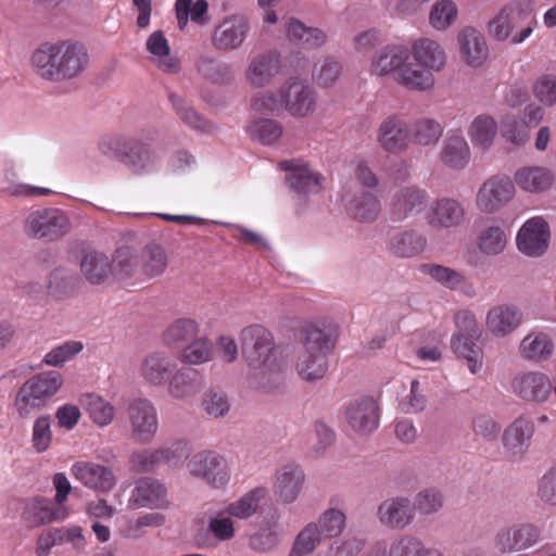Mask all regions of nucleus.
Masks as SVG:
<instances>
[{
	"mask_svg": "<svg viewBox=\"0 0 556 556\" xmlns=\"http://www.w3.org/2000/svg\"><path fill=\"white\" fill-rule=\"evenodd\" d=\"M240 345L242 357L248 365L260 369L263 375H271L273 384L278 386L283 359L275 345L271 332L262 325L248 326L240 332Z\"/></svg>",
	"mask_w": 556,
	"mask_h": 556,
	"instance_id": "f257e3e1",
	"label": "nucleus"
},
{
	"mask_svg": "<svg viewBox=\"0 0 556 556\" xmlns=\"http://www.w3.org/2000/svg\"><path fill=\"white\" fill-rule=\"evenodd\" d=\"M98 148L103 156L121 163L135 174L148 172L156 161L152 144L136 136H105L99 141Z\"/></svg>",
	"mask_w": 556,
	"mask_h": 556,
	"instance_id": "f03ea898",
	"label": "nucleus"
},
{
	"mask_svg": "<svg viewBox=\"0 0 556 556\" xmlns=\"http://www.w3.org/2000/svg\"><path fill=\"white\" fill-rule=\"evenodd\" d=\"M63 383L62 375L51 370L33 376L20 388L15 406L21 417L29 415V408H40L51 399Z\"/></svg>",
	"mask_w": 556,
	"mask_h": 556,
	"instance_id": "7ed1b4c3",
	"label": "nucleus"
},
{
	"mask_svg": "<svg viewBox=\"0 0 556 556\" xmlns=\"http://www.w3.org/2000/svg\"><path fill=\"white\" fill-rule=\"evenodd\" d=\"M71 229V220L59 208H43L31 212L25 223L28 236L46 241H55Z\"/></svg>",
	"mask_w": 556,
	"mask_h": 556,
	"instance_id": "20e7f679",
	"label": "nucleus"
},
{
	"mask_svg": "<svg viewBox=\"0 0 556 556\" xmlns=\"http://www.w3.org/2000/svg\"><path fill=\"white\" fill-rule=\"evenodd\" d=\"M542 539V530L532 523H516L501 529L495 538V548L509 554L533 547Z\"/></svg>",
	"mask_w": 556,
	"mask_h": 556,
	"instance_id": "39448f33",
	"label": "nucleus"
},
{
	"mask_svg": "<svg viewBox=\"0 0 556 556\" xmlns=\"http://www.w3.org/2000/svg\"><path fill=\"white\" fill-rule=\"evenodd\" d=\"M132 427L131 438L140 443L150 442L157 430L156 412L147 399L132 400L127 408Z\"/></svg>",
	"mask_w": 556,
	"mask_h": 556,
	"instance_id": "423d86ee",
	"label": "nucleus"
},
{
	"mask_svg": "<svg viewBox=\"0 0 556 556\" xmlns=\"http://www.w3.org/2000/svg\"><path fill=\"white\" fill-rule=\"evenodd\" d=\"M518 250L525 255L538 257L543 255L549 241L548 224L541 217L527 220L517 235Z\"/></svg>",
	"mask_w": 556,
	"mask_h": 556,
	"instance_id": "0eeeda50",
	"label": "nucleus"
},
{
	"mask_svg": "<svg viewBox=\"0 0 556 556\" xmlns=\"http://www.w3.org/2000/svg\"><path fill=\"white\" fill-rule=\"evenodd\" d=\"M283 108L293 116H306L316 105V93L305 81L289 79L281 88Z\"/></svg>",
	"mask_w": 556,
	"mask_h": 556,
	"instance_id": "6e6552de",
	"label": "nucleus"
},
{
	"mask_svg": "<svg viewBox=\"0 0 556 556\" xmlns=\"http://www.w3.org/2000/svg\"><path fill=\"white\" fill-rule=\"evenodd\" d=\"M22 516L27 527L33 529L64 520L68 516V509L58 506L48 497L35 496L25 503Z\"/></svg>",
	"mask_w": 556,
	"mask_h": 556,
	"instance_id": "1a4fd4ad",
	"label": "nucleus"
},
{
	"mask_svg": "<svg viewBox=\"0 0 556 556\" xmlns=\"http://www.w3.org/2000/svg\"><path fill=\"white\" fill-rule=\"evenodd\" d=\"M528 18L529 10L523 8L520 0H515L503 7L488 23L489 33L495 40L504 41Z\"/></svg>",
	"mask_w": 556,
	"mask_h": 556,
	"instance_id": "9d476101",
	"label": "nucleus"
},
{
	"mask_svg": "<svg viewBox=\"0 0 556 556\" xmlns=\"http://www.w3.org/2000/svg\"><path fill=\"white\" fill-rule=\"evenodd\" d=\"M379 521L387 528L403 530L415 518V508L406 496H395L382 501L377 509Z\"/></svg>",
	"mask_w": 556,
	"mask_h": 556,
	"instance_id": "9b49d317",
	"label": "nucleus"
},
{
	"mask_svg": "<svg viewBox=\"0 0 556 556\" xmlns=\"http://www.w3.org/2000/svg\"><path fill=\"white\" fill-rule=\"evenodd\" d=\"M515 187L508 177L494 176L480 188L477 204L481 211L492 213L513 199Z\"/></svg>",
	"mask_w": 556,
	"mask_h": 556,
	"instance_id": "f8f14e48",
	"label": "nucleus"
},
{
	"mask_svg": "<svg viewBox=\"0 0 556 556\" xmlns=\"http://www.w3.org/2000/svg\"><path fill=\"white\" fill-rule=\"evenodd\" d=\"M188 467L191 475L204 479L214 486L223 485L228 479L226 462L215 452L203 451L197 453L190 459Z\"/></svg>",
	"mask_w": 556,
	"mask_h": 556,
	"instance_id": "ddd939ff",
	"label": "nucleus"
},
{
	"mask_svg": "<svg viewBox=\"0 0 556 556\" xmlns=\"http://www.w3.org/2000/svg\"><path fill=\"white\" fill-rule=\"evenodd\" d=\"M250 24L244 16L232 15L217 25L212 35V43L219 51L239 48L244 41Z\"/></svg>",
	"mask_w": 556,
	"mask_h": 556,
	"instance_id": "4468645a",
	"label": "nucleus"
},
{
	"mask_svg": "<svg viewBox=\"0 0 556 556\" xmlns=\"http://www.w3.org/2000/svg\"><path fill=\"white\" fill-rule=\"evenodd\" d=\"M88 63V54L83 45L62 42L59 71L43 72V78L61 80L73 78L80 74Z\"/></svg>",
	"mask_w": 556,
	"mask_h": 556,
	"instance_id": "2eb2a0df",
	"label": "nucleus"
},
{
	"mask_svg": "<svg viewBox=\"0 0 556 556\" xmlns=\"http://www.w3.org/2000/svg\"><path fill=\"white\" fill-rule=\"evenodd\" d=\"M282 170L288 172L285 177L289 188L298 193L318 192L324 179L319 173H316L305 164H300L295 160H286L279 163Z\"/></svg>",
	"mask_w": 556,
	"mask_h": 556,
	"instance_id": "dca6fc26",
	"label": "nucleus"
},
{
	"mask_svg": "<svg viewBox=\"0 0 556 556\" xmlns=\"http://www.w3.org/2000/svg\"><path fill=\"white\" fill-rule=\"evenodd\" d=\"M79 269L81 277L91 286H109L112 281V263L102 252L83 251Z\"/></svg>",
	"mask_w": 556,
	"mask_h": 556,
	"instance_id": "f3484780",
	"label": "nucleus"
},
{
	"mask_svg": "<svg viewBox=\"0 0 556 556\" xmlns=\"http://www.w3.org/2000/svg\"><path fill=\"white\" fill-rule=\"evenodd\" d=\"M339 337V327L333 323L311 325L303 329V343L309 355H328L334 348Z\"/></svg>",
	"mask_w": 556,
	"mask_h": 556,
	"instance_id": "a211bd4d",
	"label": "nucleus"
},
{
	"mask_svg": "<svg viewBox=\"0 0 556 556\" xmlns=\"http://www.w3.org/2000/svg\"><path fill=\"white\" fill-rule=\"evenodd\" d=\"M379 407L371 397H362L352 402L346 409L350 426L357 432L370 433L378 427Z\"/></svg>",
	"mask_w": 556,
	"mask_h": 556,
	"instance_id": "6ab92c4d",
	"label": "nucleus"
},
{
	"mask_svg": "<svg viewBox=\"0 0 556 556\" xmlns=\"http://www.w3.org/2000/svg\"><path fill=\"white\" fill-rule=\"evenodd\" d=\"M513 389L525 401L542 403L547 400L552 382L542 372H526L513 381Z\"/></svg>",
	"mask_w": 556,
	"mask_h": 556,
	"instance_id": "aec40b11",
	"label": "nucleus"
},
{
	"mask_svg": "<svg viewBox=\"0 0 556 556\" xmlns=\"http://www.w3.org/2000/svg\"><path fill=\"white\" fill-rule=\"evenodd\" d=\"M462 60L471 67L480 66L489 55L483 35L473 27H465L457 36Z\"/></svg>",
	"mask_w": 556,
	"mask_h": 556,
	"instance_id": "412c9836",
	"label": "nucleus"
},
{
	"mask_svg": "<svg viewBox=\"0 0 556 556\" xmlns=\"http://www.w3.org/2000/svg\"><path fill=\"white\" fill-rule=\"evenodd\" d=\"M73 472L84 485L100 492H109L115 485L113 471L102 465L86 463L75 464Z\"/></svg>",
	"mask_w": 556,
	"mask_h": 556,
	"instance_id": "4be33fe9",
	"label": "nucleus"
},
{
	"mask_svg": "<svg viewBox=\"0 0 556 556\" xmlns=\"http://www.w3.org/2000/svg\"><path fill=\"white\" fill-rule=\"evenodd\" d=\"M410 130L406 123L395 116H391L379 128L378 141L388 152L405 150L409 142Z\"/></svg>",
	"mask_w": 556,
	"mask_h": 556,
	"instance_id": "5701e85b",
	"label": "nucleus"
},
{
	"mask_svg": "<svg viewBox=\"0 0 556 556\" xmlns=\"http://www.w3.org/2000/svg\"><path fill=\"white\" fill-rule=\"evenodd\" d=\"M426 205V192L416 187L401 189L394 198L392 206L393 220L401 222L419 213Z\"/></svg>",
	"mask_w": 556,
	"mask_h": 556,
	"instance_id": "b1692460",
	"label": "nucleus"
},
{
	"mask_svg": "<svg viewBox=\"0 0 556 556\" xmlns=\"http://www.w3.org/2000/svg\"><path fill=\"white\" fill-rule=\"evenodd\" d=\"M166 489L157 480L146 477L137 481L130 503L136 507H163Z\"/></svg>",
	"mask_w": 556,
	"mask_h": 556,
	"instance_id": "393cba45",
	"label": "nucleus"
},
{
	"mask_svg": "<svg viewBox=\"0 0 556 556\" xmlns=\"http://www.w3.org/2000/svg\"><path fill=\"white\" fill-rule=\"evenodd\" d=\"M533 432V422L521 416L505 430L503 444L513 455H522L529 446Z\"/></svg>",
	"mask_w": 556,
	"mask_h": 556,
	"instance_id": "a878e982",
	"label": "nucleus"
},
{
	"mask_svg": "<svg viewBox=\"0 0 556 556\" xmlns=\"http://www.w3.org/2000/svg\"><path fill=\"white\" fill-rule=\"evenodd\" d=\"M79 285L80 278L75 271L66 267H56L49 275L47 290L51 296L65 300L78 290Z\"/></svg>",
	"mask_w": 556,
	"mask_h": 556,
	"instance_id": "bb28decb",
	"label": "nucleus"
},
{
	"mask_svg": "<svg viewBox=\"0 0 556 556\" xmlns=\"http://www.w3.org/2000/svg\"><path fill=\"white\" fill-rule=\"evenodd\" d=\"M174 369L173 361L160 352L147 355L140 366L143 379L154 386L163 384Z\"/></svg>",
	"mask_w": 556,
	"mask_h": 556,
	"instance_id": "cd10ccee",
	"label": "nucleus"
},
{
	"mask_svg": "<svg viewBox=\"0 0 556 556\" xmlns=\"http://www.w3.org/2000/svg\"><path fill=\"white\" fill-rule=\"evenodd\" d=\"M521 321V313L515 306L501 305L492 308L486 316L489 330L496 336H506L514 331Z\"/></svg>",
	"mask_w": 556,
	"mask_h": 556,
	"instance_id": "c85d7f7f",
	"label": "nucleus"
},
{
	"mask_svg": "<svg viewBox=\"0 0 556 556\" xmlns=\"http://www.w3.org/2000/svg\"><path fill=\"white\" fill-rule=\"evenodd\" d=\"M204 379L201 372L192 367H185L177 371L169 381V392L174 397L184 399L201 391Z\"/></svg>",
	"mask_w": 556,
	"mask_h": 556,
	"instance_id": "c756f323",
	"label": "nucleus"
},
{
	"mask_svg": "<svg viewBox=\"0 0 556 556\" xmlns=\"http://www.w3.org/2000/svg\"><path fill=\"white\" fill-rule=\"evenodd\" d=\"M304 478L303 471L298 467L285 466L279 471L275 490L283 503L290 504L298 498Z\"/></svg>",
	"mask_w": 556,
	"mask_h": 556,
	"instance_id": "7c9ffc66",
	"label": "nucleus"
},
{
	"mask_svg": "<svg viewBox=\"0 0 556 556\" xmlns=\"http://www.w3.org/2000/svg\"><path fill=\"white\" fill-rule=\"evenodd\" d=\"M280 70V56L276 51H269L266 54L255 58L248 71V77L252 85L263 87L268 84L270 78L278 74Z\"/></svg>",
	"mask_w": 556,
	"mask_h": 556,
	"instance_id": "2f4dec72",
	"label": "nucleus"
},
{
	"mask_svg": "<svg viewBox=\"0 0 556 556\" xmlns=\"http://www.w3.org/2000/svg\"><path fill=\"white\" fill-rule=\"evenodd\" d=\"M413 58L417 65L430 71H440L445 63V53L440 45L431 39L421 38L413 45Z\"/></svg>",
	"mask_w": 556,
	"mask_h": 556,
	"instance_id": "473e14b6",
	"label": "nucleus"
},
{
	"mask_svg": "<svg viewBox=\"0 0 556 556\" xmlns=\"http://www.w3.org/2000/svg\"><path fill=\"white\" fill-rule=\"evenodd\" d=\"M195 67L198 73L212 84L229 85L235 79L232 66L214 58L200 56Z\"/></svg>",
	"mask_w": 556,
	"mask_h": 556,
	"instance_id": "72a5a7b5",
	"label": "nucleus"
},
{
	"mask_svg": "<svg viewBox=\"0 0 556 556\" xmlns=\"http://www.w3.org/2000/svg\"><path fill=\"white\" fill-rule=\"evenodd\" d=\"M470 160V151L466 140L458 135H451L443 141L441 161L448 167L460 169Z\"/></svg>",
	"mask_w": 556,
	"mask_h": 556,
	"instance_id": "f704fd0d",
	"label": "nucleus"
},
{
	"mask_svg": "<svg viewBox=\"0 0 556 556\" xmlns=\"http://www.w3.org/2000/svg\"><path fill=\"white\" fill-rule=\"evenodd\" d=\"M464 208L453 199H441L432 206L430 224L438 227H453L462 223Z\"/></svg>",
	"mask_w": 556,
	"mask_h": 556,
	"instance_id": "c9c22d12",
	"label": "nucleus"
},
{
	"mask_svg": "<svg viewBox=\"0 0 556 556\" xmlns=\"http://www.w3.org/2000/svg\"><path fill=\"white\" fill-rule=\"evenodd\" d=\"M395 80L413 90H427L434 85L432 71L422 65H417L416 62L405 64L397 72Z\"/></svg>",
	"mask_w": 556,
	"mask_h": 556,
	"instance_id": "e433bc0d",
	"label": "nucleus"
},
{
	"mask_svg": "<svg viewBox=\"0 0 556 556\" xmlns=\"http://www.w3.org/2000/svg\"><path fill=\"white\" fill-rule=\"evenodd\" d=\"M167 267L166 251L157 243H149L140 253V269L147 278H155L165 271Z\"/></svg>",
	"mask_w": 556,
	"mask_h": 556,
	"instance_id": "4c0bfd02",
	"label": "nucleus"
},
{
	"mask_svg": "<svg viewBox=\"0 0 556 556\" xmlns=\"http://www.w3.org/2000/svg\"><path fill=\"white\" fill-rule=\"evenodd\" d=\"M515 180L523 190L542 192L552 186L553 175L543 167H525L516 173Z\"/></svg>",
	"mask_w": 556,
	"mask_h": 556,
	"instance_id": "58836bf2",
	"label": "nucleus"
},
{
	"mask_svg": "<svg viewBox=\"0 0 556 556\" xmlns=\"http://www.w3.org/2000/svg\"><path fill=\"white\" fill-rule=\"evenodd\" d=\"M408 59V51L402 47H387L372 60V72L379 76L399 72Z\"/></svg>",
	"mask_w": 556,
	"mask_h": 556,
	"instance_id": "ea45409f",
	"label": "nucleus"
},
{
	"mask_svg": "<svg viewBox=\"0 0 556 556\" xmlns=\"http://www.w3.org/2000/svg\"><path fill=\"white\" fill-rule=\"evenodd\" d=\"M198 337V324L193 319L176 320L163 334L164 343L168 346L182 349Z\"/></svg>",
	"mask_w": 556,
	"mask_h": 556,
	"instance_id": "a19ab883",
	"label": "nucleus"
},
{
	"mask_svg": "<svg viewBox=\"0 0 556 556\" xmlns=\"http://www.w3.org/2000/svg\"><path fill=\"white\" fill-rule=\"evenodd\" d=\"M111 263L113 268L112 280L119 281L131 278L139 265L138 255L135 249L130 247L118 248Z\"/></svg>",
	"mask_w": 556,
	"mask_h": 556,
	"instance_id": "79ce46f5",
	"label": "nucleus"
},
{
	"mask_svg": "<svg viewBox=\"0 0 556 556\" xmlns=\"http://www.w3.org/2000/svg\"><path fill=\"white\" fill-rule=\"evenodd\" d=\"M426 238L415 231H403L391 239L390 249L401 257H413L424 251Z\"/></svg>",
	"mask_w": 556,
	"mask_h": 556,
	"instance_id": "37998d69",
	"label": "nucleus"
},
{
	"mask_svg": "<svg viewBox=\"0 0 556 556\" xmlns=\"http://www.w3.org/2000/svg\"><path fill=\"white\" fill-rule=\"evenodd\" d=\"M79 402L94 424L106 426L112 421L114 408L101 396L88 393L84 394Z\"/></svg>",
	"mask_w": 556,
	"mask_h": 556,
	"instance_id": "c03bdc74",
	"label": "nucleus"
},
{
	"mask_svg": "<svg viewBox=\"0 0 556 556\" xmlns=\"http://www.w3.org/2000/svg\"><path fill=\"white\" fill-rule=\"evenodd\" d=\"M61 49L62 42L56 45L46 42L33 53V65L35 66L38 75L42 78L45 71H48V74L53 71H59Z\"/></svg>",
	"mask_w": 556,
	"mask_h": 556,
	"instance_id": "a18cd8bd",
	"label": "nucleus"
},
{
	"mask_svg": "<svg viewBox=\"0 0 556 556\" xmlns=\"http://www.w3.org/2000/svg\"><path fill=\"white\" fill-rule=\"evenodd\" d=\"M389 556H443L439 551L428 548L414 535H403L391 544Z\"/></svg>",
	"mask_w": 556,
	"mask_h": 556,
	"instance_id": "49530a36",
	"label": "nucleus"
},
{
	"mask_svg": "<svg viewBox=\"0 0 556 556\" xmlns=\"http://www.w3.org/2000/svg\"><path fill=\"white\" fill-rule=\"evenodd\" d=\"M478 340L468 337H452L451 339L454 353L467 361L471 374H476L481 367L482 350L477 345Z\"/></svg>",
	"mask_w": 556,
	"mask_h": 556,
	"instance_id": "de8ad7c7",
	"label": "nucleus"
},
{
	"mask_svg": "<svg viewBox=\"0 0 556 556\" xmlns=\"http://www.w3.org/2000/svg\"><path fill=\"white\" fill-rule=\"evenodd\" d=\"M250 137L262 144H273L282 135V126L279 122L270 118H258L248 127Z\"/></svg>",
	"mask_w": 556,
	"mask_h": 556,
	"instance_id": "09e8293b",
	"label": "nucleus"
},
{
	"mask_svg": "<svg viewBox=\"0 0 556 556\" xmlns=\"http://www.w3.org/2000/svg\"><path fill=\"white\" fill-rule=\"evenodd\" d=\"M553 346L547 334L539 333L534 338L527 336L520 344V351L526 358L542 361L552 355Z\"/></svg>",
	"mask_w": 556,
	"mask_h": 556,
	"instance_id": "8fccbe9b",
	"label": "nucleus"
},
{
	"mask_svg": "<svg viewBox=\"0 0 556 556\" xmlns=\"http://www.w3.org/2000/svg\"><path fill=\"white\" fill-rule=\"evenodd\" d=\"M212 353V343L204 337H197L181 349L179 358L185 364L199 365L210 361Z\"/></svg>",
	"mask_w": 556,
	"mask_h": 556,
	"instance_id": "3c124183",
	"label": "nucleus"
},
{
	"mask_svg": "<svg viewBox=\"0 0 556 556\" xmlns=\"http://www.w3.org/2000/svg\"><path fill=\"white\" fill-rule=\"evenodd\" d=\"M288 37L300 40L308 48L320 47L326 41V35L319 28L306 27L298 20H291L288 25Z\"/></svg>",
	"mask_w": 556,
	"mask_h": 556,
	"instance_id": "603ef678",
	"label": "nucleus"
},
{
	"mask_svg": "<svg viewBox=\"0 0 556 556\" xmlns=\"http://www.w3.org/2000/svg\"><path fill=\"white\" fill-rule=\"evenodd\" d=\"M496 131L497 125L493 117L479 115L473 119L469 134L476 144L489 148L493 143Z\"/></svg>",
	"mask_w": 556,
	"mask_h": 556,
	"instance_id": "864d4df0",
	"label": "nucleus"
},
{
	"mask_svg": "<svg viewBox=\"0 0 556 556\" xmlns=\"http://www.w3.org/2000/svg\"><path fill=\"white\" fill-rule=\"evenodd\" d=\"M352 211L356 219L361 222H372L380 212V203L372 192L364 191L359 195L354 197Z\"/></svg>",
	"mask_w": 556,
	"mask_h": 556,
	"instance_id": "5fc2aeb1",
	"label": "nucleus"
},
{
	"mask_svg": "<svg viewBox=\"0 0 556 556\" xmlns=\"http://www.w3.org/2000/svg\"><path fill=\"white\" fill-rule=\"evenodd\" d=\"M168 99L182 123L194 129L206 130V121L182 97L169 92Z\"/></svg>",
	"mask_w": 556,
	"mask_h": 556,
	"instance_id": "6e6d98bb",
	"label": "nucleus"
},
{
	"mask_svg": "<svg viewBox=\"0 0 556 556\" xmlns=\"http://www.w3.org/2000/svg\"><path fill=\"white\" fill-rule=\"evenodd\" d=\"M320 543V532L317 523L309 522L296 535L289 556H305L311 554Z\"/></svg>",
	"mask_w": 556,
	"mask_h": 556,
	"instance_id": "4d7b16f0",
	"label": "nucleus"
},
{
	"mask_svg": "<svg viewBox=\"0 0 556 556\" xmlns=\"http://www.w3.org/2000/svg\"><path fill=\"white\" fill-rule=\"evenodd\" d=\"M478 245L484 254L496 255L501 253L506 245L504 230L498 226H488L481 230L478 237Z\"/></svg>",
	"mask_w": 556,
	"mask_h": 556,
	"instance_id": "13d9d810",
	"label": "nucleus"
},
{
	"mask_svg": "<svg viewBox=\"0 0 556 556\" xmlns=\"http://www.w3.org/2000/svg\"><path fill=\"white\" fill-rule=\"evenodd\" d=\"M299 375L307 380L314 381L325 376L328 369L327 355L323 354H307L303 359L298 363Z\"/></svg>",
	"mask_w": 556,
	"mask_h": 556,
	"instance_id": "bf43d9fd",
	"label": "nucleus"
},
{
	"mask_svg": "<svg viewBox=\"0 0 556 556\" xmlns=\"http://www.w3.org/2000/svg\"><path fill=\"white\" fill-rule=\"evenodd\" d=\"M266 495L267 490L265 488H256L245 494L236 504L231 505L229 513L238 518H248L256 511L260 502L264 500Z\"/></svg>",
	"mask_w": 556,
	"mask_h": 556,
	"instance_id": "052dcab7",
	"label": "nucleus"
},
{
	"mask_svg": "<svg viewBox=\"0 0 556 556\" xmlns=\"http://www.w3.org/2000/svg\"><path fill=\"white\" fill-rule=\"evenodd\" d=\"M251 106L263 115H279L285 110L281 91L260 92L252 98Z\"/></svg>",
	"mask_w": 556,
	"mask_h": 556,
	"instance_id": "680f3d73",
	"label": "nucleus"
},
{
	"mask_svg": "<svg viewBox=\"0 0 556 556\" xmlns=\"http://www.w3.org/2000/svg\"><path fill=\"white\" fill-rule=\"evenodd\" d=\"M457 16V8L452 0L438 1L431 9L429 20L431 25L439 30L448 27Z\"/></svg>",
	"mask_w": 556,
	"mask_h": 556,
	"instance_id": "e2e57ef3",
	"label": "nucleus"
},
{
	"mask_svg": "<svg viewBox=\"0 0 556 556\" xmlns=\"http://www.w3.org/2000/svg\"><path fill=\"white\" fill-rule=\"evenodd\" d=\"M412 506L421 515L434 514L443 506V495L434 488L421 490L415 495Z\"/></svg>",
	"mask_w": 556,
	"mask_h": 556,
	"instance_id": "0e129e2a",
	"label": "nucleus"
},
{
	"mask_svg": "<svg viewBox=\"0 0 556 556\" xmlns=\"http://www.w3.org/2000/svg\"><path fill=\"white\" fill-rule=\"evenodd\" d=\"M345 525V515L336 508L327 509L319 518L318 529L320 535L328 539L336 538L341 534Z\"/></svg>",
	"mask_w": 556,
	"mask_h": 556,
	"instance_id": "69168bd1",
	"label": "nucleus"
},
{
	"mask_svg": "<svg viewBox=\"0 0 556 556\" xmlns=\"http://www.w3.org/2000/svg\"><path fill=\"white\" fill-rule=\"evenodd\" d=\"M502 136L517 144L522 146L529 139V129L523 122H519L514 115H506L501 125Z\"/></svg>",
	"mask_w": 556,
	"mask_h": 556,
	"instance_id": "338daca9",
	"label": "nucleus"
},
{
	"mask_svg": "<svg viewBox=\"0 0 556 556\" xmlns=\"http://www.w3.org/2000/svg\"><path fill=\"white\" fill-rule=\"evenodd\" d=\"M413 136L416 143L428 146L439 140L442 127L434 119H420L414 124Z\"/></svg>",
	"mask_w": 556,
	"mask_h": 556,
	"instance_id": "774afa93",
	"label": "nucleus"
}]
</instances>
